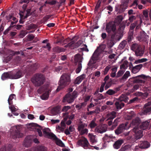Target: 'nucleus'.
Here are the masks:
<instances>
[{"label": "nucleus", "mask_w": 151, "mask_h": 151, "mask_svg": "<svg viewBox=\"0 0 151 151\" xmlns=\"http://www.w3.org/2000/svg\"><path fill=\"white\" fill-rule=\"evenodd\" d=\"M128 123L122 124L120 125L117 129L115 131V133L116 134H119L122 133L125 129H127V126Z\"/></svg>", "instance_id": "obj_13"}, {"label": "nucleus", "mask_w": 151, "mask_h": 151, "mask_svg": "<svg viewBox=\"0 0 151 151\" xmlns=\"http://www.w3.org/2000/svg\"><path fill=\"white\" fill-rule=\"evenodd\" d=\"M11 77H12V73L10 72L4 73L2 74L1 76V79L3 80H5L7 78L11 79Z\"/></svg>", "instance_id": "obj_27"}, {"label": "nucleus", "mask_w": 151, "mask_h": 151, "mask_svg": "<svg viewBox=\"0 0 151 151\" xmlns=\"http://www.w3.org/2000/svg\"><path fill=\"white\" fill-rule=\"evenodd\" d=\"M123 17L122 15L117 16L115 18L114 21H113L115 25L118 26L119 25L123 19Z\"/></svg>", "instance_id": "obj_21"}, {"label": "nucleus", "mask_w": 151, "mask_h": 151, "mask_svg": "<svg viewBox=\"0 0 151 151\" xmlns=\"http://www.w3.org/2000/svg\"><path fill=\"white\" fill-rule=\"evenodd\" d=\"M149 123L150 121L148 122L147 121L143 122L142 124L139 126V128L142 130L146 129L147 128Z\"/></svg>", "instance_id": "obj_26"}, {"label": "nucleus", "mask_w": 151, "mask_h": 151, "mask_svg": "<svg viewBox=\"0 0 151 151\" xmlns=\"http://www.w3.org/2000/svg\"><path fill=\"white\" fill-rule=\"evenodd\" d=\"M119 100L122 102L124 101L125 103H127L129 99L128 97L125 95L122 94L121 96L118 99Z\"/></svg>", "instance_id": "obj_31"}, {"label": "nucleus", "mask_w": 151, "mask_h": 151, "mask_svg": "<svg viewBox=\"0 0 151 151\" xmlns=\"http://www.w3.org/2000/svg\"><path fill=\"white\" fill-rule=\"evenodd\" d=\"M141 147L144 148H147L150 147V144L147 141H142L141 144Z\"/></svg>", "instance_id": "obj_39"}, {"label": "nucleus", "mask_w": 151, "mask_h": 151, "mask_svg": "<svg viewBox=\"0 0 151 151\" xmlns=\"http://www.w3.org/2000/svg\"><path fill=\"white\" fill-rule=\"evenodd\" d=\"M31 128L33 129L35 131L38 132L40 136H42V134L41 131L42 129L40 126L37 124L32 123L30 124Z\"/></svg>", "instance_id": "obj_12"}, {"label": "nucleus", "mask_w": 151, "mask_h": 151, "mask_svg": "<svg viewBox=\"0 0 151 151\" xmlns=\"http://www.w3.org/2000/svg\"><path fill=\"white\" fill-rule=\"evenodd\" d=\"M91 135L90 137V140L91 142V144L96 142H97L96 140L95 139V137L93 135H91V134H89V135Z\"/></svg>", "instance_id": "obj_52"}, {"label": "nucleus", "mask_w": 151, "mask_h": 151, "mask_svg": "<svg viewBox=\"0 0 151 151\" xmlns=\"http://www.w3.org/2000/svg\"><path fill=\"white\" fill-rule=\"evenodd\" d=\"M130 76V72L129 71H127L123 76L121 78L120 80L121 81H125Z\"/></svg>", "instance_id": "obj_38"}, {"label": "nucleus", "mask_w": 151, "mask_h": 151, "mask_svg": "<svg viewBox=\"0 0 151 151\" xmlns=\"http://www.w3.org/2000/svg\"><path fill=\"white\" fill-rule=\"evenodd\" d=\"M139 100V99L138 98V97H135L133 99L130 100L129 101V102L128 104H131L133 103L135 101H137Z\"/></svg>", "instance_id": "obj_61"}, {"label": "nucleus", "mask_w": 151, "mask_h": 151, "mask_svg": "<svg viewBox=\"0 0 151 151\" xmlns=\"http://www.w3.org/2000/svg\"><path fill=\"white\" fill-rule=\"evenodd\" d=\"M148 93L147 92H145L144 93H142L141 92V96L143 98H145L147 97V96L148 95Z\"/></svg>", "instance_id": "obj_64"}, {"label": "nucleus", "mask_w": 151, "mask_h": 151, "mask_svg": "<svg viewBox=\"0 0 151 151\" xmlns=\"http://www.w3.org/2000/svg\"><path fill=\"white\" fill-rule=\"evenodd\" d=\"M85 74H83L77 77L75 81V83L77 84L80 83L85 78Z\"/></svg>", "instance_id": "obj_28"}, {"label": "nucleus", "mask_w": 151, "mask_h": 151, "mask_svg": "<svg viewBox=\"0 0 151 151\" xmlns=\"http://www.w3.org/2000/svg\"><path fill=\"white\" fill-rule=\"evenodd\" d=\"M118 100L115 103V104L117 109H121L124 106V104L118 99Z\"/></svg>", "instance_id": "obj_29"}, {"label": "nucleus", "mask_w": 151, "mask_h": 151, "mask_svg": "<svg viewBox=\"0 0 151 151\" xmlns=\"http://www.w3.org/2000/svg\"><path fill=\"white\" fill-rule=\"evenodd\" d=\"M137 23L138 21H136L134 22L133 23L131 24L129 30V32H134V29L137 25Z\"/></svg>", "instance_id": "obj_35"}, {"label": "nucleus", "mask_w": 151, "mask_h": 151, "mask_svg": "<svg viewBox=\"0 0 151 151\" xmlns=\"http://www.w3.org/2000/svg\"><path fill=\"white\" fill-rule=\"evenodd\" d=\"M73 91L72 88H70L68 89L69 93L67 94L65 96L63 97V102L67 101L68 103H71L77 97L78 94V92L76 91H74L72 93H70Z\"/></svg>", "instance_id": "obj_2"}, {"label": "nucleus", "mask_w": 151, "mask_h": 151, "mask_svg": "<svg viewBox=\"0 0 151 151\" xmlns=\"http://www.w3.org/2000/svg\"><path fill=\"white\" fill-rule=\"evenodd\" d=\"M127 44V41L126 40L122 41L119 45V47L120 49H123L125 47Z\"/></svg>", "instance_id": "obj_45"}, {"label": "nucleus", "mask_w": 151, "mask_h": 151, "mask_svg": "<svg viewBox=\"0 0 151 151\" xmlns=\"http://www.w3.org/2000/svg\"><path fill=\"white\" fill-rule=\"evenodd\" d=\"M131 49L134 52L135 55L137 57L142 56L145 52V49H143L140 45L136 43L132 44Z\"/></svg>", "instance_id": "obj_5"}, {"label": "nucleus", "mask_w": 151, "mask_h": 151, "mask_svg": "<svg viewBox=\"0 0 151 151\" xmlns=\"http://www.w3.org/2000/svg\"><path fill=\"white\" fill-rule=\"evenodd\" d=\"M46 81L45 76L41 73L35 74L31 78V81L33 85L36 87H39L43 85Z\"/></svg>", "instance_id": "obj_1"}, {"label": "nucleus", "mask_w": 151, "mask_h": 151, "mask_svg": "<svg viewBox=\"0 0 151 151\" xmlns=\"http://www.w3.org/2000/svg\"><path fill=\"white\" fill-rule=\"evenodd\" d=\"M125 25L124 24H121L119 26V28H118V32H119V33L117 34L116 33V35H122V37L123 36V34L122 33L123 32V30H124V28L125 27Z\"/></svg>", "instance_id": "obj_24"}, {"label": "nucleus", "mask_w": 151, "mask_h": 151, "mask_svg": "<svg viewBox=\"0 0 151 151\" xmlns=\"http://www.w3.org/2000/svg\"><path fill=\"white\" fill-rule=\"evenodd\" d=\"M147 64V63H145L143 64H140L132 67L131 68L132 73H137L140 70L143 66Z\"/></svg>", "instance_id": "obj_17"}, {"label": "nucleus", "mask_w": 151, "mask_h": 151, "mask_svg": "<svg viewBox=\"0 0 151 151\" xmlns=\"http://www.w3.org/2000/svg\"><path fill=\"white\" fill-rule=\"evenodd\" d=\"M78 144L79 146L83 147L85 149H91V147H93L90 145L87 139L84 137L81 138L78 141Z\"/></svg>", "instance_id": "obj_9"}, {"label": "nucleus", "mask_w": 151, "mask_h": 151, "mask_svg": "<svg viewBox=\"0 0 151 151\" xmlns=\"http://www.w3.org/2000/svg\"><path fill=\"white\" fill-rule=\"evenodd\" d=\"M106 45L104 44H101L99 47H97L96 50L100 53H101L104 51V50L106 48Z\"/></svg>", "instance_id": "obj_30"}, {"label": "nucleus", "mask_w": 151, "mask_h": 151, "mask_svg": "<svg viewBox=\"0 0 151 151\" xmlns=\"http://www.w3.org/2000/svg\"><path fill=\"white\" fill-rule=\"evenodd\" d=\"M70 82V75L68 73H64L61 76L59 83V85L65 87L69 85Z\"/></svg>", "instance_id": "obj_3"}, {"label": "nucleus", "mask_w": 151, "mask_h": 151, "mask_svg": "<svg viewBox=\"0 0 151 151\" xmlns=\"http://www.w3.org/2000/svg\"><path fill=\"white\" fill-rule=\"evenodd\" d=\"M49 95V94L45 92L41 96V98L42 99L46 100L48 98Z\"/></svg>", "instance_id": "obj_47"}, {"label": "nucleus", "mask_w": 151, "mask_h": 151, "mask_svg": "<svg viewBox=\"0 0 151 151\" xmlns=\"http://www.w3.org/2000/svg\"><path fill=\"white\" fill-rule=\"evenodd\" d=\"M136 17L135 16L133 15L129 16V18L128 20L130 22H132L134 20L136 19Z\"/></svg>", "instance_id": "obj_55"}, {"label": "nucleus", "mask_w": 151, "mask_h": 151, "mask_svg": "<svg viewBox=\"0 0 151 151\" xmlns=\"http://www.w3.org/2000/svg\"><path fill=\"white\" fill-rule=\"evenodd\" d=\"M96 60H94L93 59L91 58L88 64V65L89 66H92L93 64H95L96 63Z\"/></svg>", "instance_id": "obj_49"}, {"label": "nucleus", "mask_w": 151, "mask_h": 151, "mask_svg": "<svg viewBox=\"0 0 151 151\" xmlns=\"http://www.w3.org/2000/svg\"><path fill=\"white\" fill-rule=\"evenodd\" d=\"M83 43V41L81 40H79L76 43H75V45L72 48L78 47L80 46Z\"/></svg>", "instance_id": "obj_48"}, {"label": "nucleus", "mask_w": 151, "mask_h": 151, "mask_svg": "<svg viewBox=\"0 0 151 151\" xmlns=\"http://www.w3.org/2000/svg\"><path fill=\"white\" fill-rule=\"evenodd\" d=\"M51 136V137L55 140L56 143L57 145L62 147H63L65 146L64 144L62 141L58 139L55 135L54 134H52Z\"/></svg>", "instance_id": "obj_19"}, {"label": "nucleus", "mask_w": 151, "mask_h": 151, "mask_svg": "<svg viewBox=\"0 0 151 151\" xmlns=\"http://www.w3.org/2000/svg\"><path fill=\"white\" fill-rule=\"evenodd\" d=\"M22 71L18 70L15 74H12V77L11 79H17L20 78L22 76Z\"/></svg>", "instance_id": "obj_25"}, {"label": "nucleus", "mask_w": 151, "mask_h": 151, "mask_svg": "<svg viewBox=\"0 0 151 151\" xmlns=\"http://www.w3.org/2000/svg\"><path fill=\"white\" fill-rule=\"evenodd\" d=\"M34 37V35L32 34H29L27 36L28 40L29 41H31L33 40Z\"/></svg>", "instance_id": "obj_59"}, {"label": "nucleus", "mask_w": 151, "mask_h": 151, "mask_svg": "<svg viewBox=\"0 0 151 151\" xmlns=\"http://www.w3.org/2000/svg\"><path fill=\"white\" fill-rule=\"evenodd\" d=\"M87 127V124L84 123H83L80 120L78 124L77 129L79 132L80 134L83 135L87 134L88 132V129L85 127Z\"/></svg>", "instance_id": "obj_8"}, {"label": "nucleus", "mask_w": 151, "mask_h": 151, "mask_svg": "<svg viewBox=\"0 0 151 151\" xmlns=\"http://www.w3.org/2000/svg\"><path fill=\"white\" fill-rule=\"evenodd\" d=\"M97 126V124L93 120L91 121L89 125V126L92 129L96 127Z\"/></svg>", "instance_id": "obj_54"}, {"label": "nucleus", "mask_w": 151, "mask_h": 151, "mask_svg": "<svg viewBox=\"0 0 151 151\" xmlns=\"http://www.w3.org/2000/svg\"><path fill=\"white\" fill-rule=\"evenodd\" d=\"M12 58V56H8L4 58L3 60V62L6 63H7L10 61Z\"/></svg>", "instance_id": "obj_53"}, {"label": "nucleus", "mask_w": 151, "mask_h": 151, "mask_svg": "<svg viewBox=\"0 0 151 151\" xmlns=\"http://www.w3.org/2000/svg\"><path fill=\"white\" fill-rule=\"evenodd\" d=\"M139 128L134 127L133 132L135 133L134 137L136 140L141 138L143 136L142 131Z\"/></svg>", "instance_id": "obj_14"}, {"label": "nucleus", "mask_w": 151, "mask_h": 151, "mask_svg": "<svg viewBox=\"0 0 151 151\" xmlns=\"http://www.w3.org/2000/svg\"><path fill=\"white\" fill-rule=\"evenodd\" d=\"M13 130L10 129L11 133V137L14 139L17 138H19L23 137V134L20 132L21 130V127L19 126H17L13 127Z\"/></svg>", "instance_id": "obj_4"}, {"label": "nucleus", "mask_w": 151, "mask_h": 151, "mask_svg": "<svg viewBox=\"0 0 151 151\" xmlns=\"http://www.w3.org/2000/svg\"><path fill=\"white\" fill-rule=\"evenodd\" d=\"M6 148L7 151H13V147L11 145H9Z\"/></svg>", "instance_id": "obj_63"}, {"label": "nucleus", "mask_w": 151, "mask_h": 151, "mask_svg": "<svg viewBox=\"0 0 151 151\" xmlns=\"http://www.w3.org/2000/svg\"><path fill=\"white\" fill-rule=\"evenodd\" d=\"M151 101L148 102L145 104L142 111V113H147L151 111Z\"/></svg>", "instance_id": "obj_15"}, {"label": "nucleus", "mask_w": 151, "mask_h": 151, "mask_svg": "<svg viewBox=\"0 0 151 151\" xmlns=\"http://www.w3.org/2000/svg\"><path fill=\"white\" fill-rule=\"evenodd\" d=\"M107 130V126L105 124L99 126L95 129V131L96 132L101 134L105 132Z\"/></svg>", "instance_id": "obj_16"}, {"label": "nucleus", "mask_w": 151, "mask_h": 151, "mask_svg": "<svg viewBox=\"0 0 151 151\" xmlns=\"http://www.w3.org/2000/svg\"><path fill=\"white\" fill-rule=\"evenodd\" d=\"M46 148L43 146H39L36 147L34 151H46Z\"/></svg>", "instance_id": "obj_37"}, {"label": "nucleus", "mask_w": 151, "mask_h": 151, "mask_svg": "<svg viewBox=\"0 0 151 151\" xmlns=\"http://www.w3.org/2000/svg\"><path fill=\"white\" fill-rule=\"evenodd\" d=\"M138 38L140 41L144 42L146 43H148V36L144 31L142 30L140 32Z\"/></svg>", "instance_id": "obj_11"}, {"label": "nucleus", "mask_w": 151, "mask_h": 151, "mask_svg": "<svg viewBox=\"0 0 151 151\" xmlns=\"http://www.w3.org/2000/svg\"><path fill=\"white\" fill-rule=\"evenodd\" d=\"M111 66L110 65H109L107 66L105 68L104 71V75H106L108 71L111 68Z\"/></svg>", "instance_id": "obj_56"}, {"label": "nucleus", "mask_w": 151, "mask_h": 151, "mask_svg": "<svg viewBox=\"0 0 151 151\" xmlns=\"http://www.w3.org/2000/svg\"><path fill=\"white\" fill-rule=\"evenodd\" d=\"M115 34H111L110 35V39L107 41V45L108 47L109 48H111L114 44V41H119L122 38V35H115Z\"/></svg>", "instance_id": "obj_7"}, {"label": "nucleus", "mask_w": 151, "mask_h": 151, "mask_svg": "<svg viewBox=\"0 0 151 151\" xmlns=\"http://www.w3.org/2000/svg\"><path fill=\"white\" fill-rule=\"evenodd\" d=\"M106 93L110 96L112 95L115 94L114 90L112 89L109 90L106 92Z\"/></svg>", "instance_id": "obj_50"}, {"label": "nucleus", "mask_w": 151, "mask_h": 151, "mask_svg": "<svg viewBox=\"0 0 151 151\" xmlns=\"http://www.w3.org/2000/svg\"><path fill=\"white\" fill-rule=\"evenodd\" d=\"M116 25L114 23L113 21L110 22L106 25V32L109 34H115L116 35Z\"/></svg>", "instance_id": "obj_6"}, {"label": "nucleus", "mask_w": 151, "mask_h": 151, "mask_svg": "<svg viewBox=\"0 0 151 151\" xmlns=\"http://www.w3.org/2000/svg\"><path fill=\"white\" fill-rule=\"evenodd\" d=\"M135 114H125L124 117L125 119L129 120L131 119L134 116Z\"/></svg>", "instance_id": "obj_42"}, {"label": "nucleus", "mask_w": 151, "mask_h": 151, "mask_svg": "<svg viewBox=\"0 0 151 151\" xmlns=\"http://www.w3.org/2000/svg\"><path fill=\"white\" fill-rule=\"evenodd\" d=\"M37 27V25L36 24H31L27 26V29L30 30L31 29H35Z\"/></svg>", "instance_id": "obj_51"}, {"label": "nucleus", "mask_w": 151, "mask_h": 151, "mask_svg": "<svg viewBox=\"0 0 151 151\" xmlns=\"http://www.w3.org/2000/svg\"><path fill=\"white\" fill-rule=\"evenodd\" d=\"M117 67H115L112 69V72L110 74V76L112 77H116V72L117 71Z\"/></svg>", "instance_id": "obj_46"}, {"label": "nucleus", "mask_w": 151, "mask_h": 151, "mask_svg": "<svg viewBox=\"0 0 151 151\" xmlns=\"http://www.w3.org/2000/svg\"><path fill=\"white\" fill-rule=\"evenodd\" d=\"M145 81L143 80L138 79L135 80L133 83H145Z\"/></svg>", "instance_id": "obj_62"}, {"label": "nucleus", "mask_w": 151, "mask_h": 151, "mask_svg": "<svg viewBox=\"0 0 151 151\" xmlns=\"http://www.w3.org/2000/svg\"><path fill=\"white\" fill-rule=\"evenodd\" d=\"M61 110V107L60 106H57L54 107L51 110L52 113H58Z\"/></svg>", "instance_id": "obj_36"}, {"label": "nucleus", "mask_w": 151, "mask_h": 151, "mask_svg": "<svg viewBox=\"0 0 151 151\" xmlns=\"http://www.w3.org/2000/svg\"><path fill=\"white\" fill-rule=\"evenodd\" d=\"M113 137L111 135H110L109 136H108V135L106 134L104 137L103 139L104 140L107 141V142H109V141H112L113 139Z\"/></svg>", "instance_id": "obj_40"}, {"label": "nucleus", "mask_w": 151, "mask_h": 151, "mask_svg": "<svg viewBox=\"0 0 151 151\" xmlns=\"http://www.w3.org/2000/svg\"><path fill=\"white\" fill-rule=\"evenodd\" d=\"M144 16L145 17L146 19H148V12L147 10H144L142 12Z\"/></svg>", "instance_id": "obj_60"}, {"label": "nucleus", "mask_w": 151, "mask_h": 151, "mask_svg": "<svg viewBox=\"0 0 151 151\" xmlns=\"http://www.w3.org/2000/svg\"><path fill=\"white\" fill-rule=\"evenodd\" d=\"M50 129L48 128H45L43 130V132L44 134H46L47 135L51 137V134H54L52 133H50L49 132Z\"/></svg>", "instance_id": "obj_44"}, {"label": "nucleus", "mask_w": 151, "mask_h": 151, "mask_svg": "<svg viewBox=\"0 0 151 151\" xmlns=\"http://www.w3.org/2000/svg\"><path fill=\"white\" fill-rule=\"evenodd\" d=\"M123 142V139H119L115 142L113 145V147L114 148L116 149H118L120 148Z\"/></svg>", "instance_id": "obj_22"}, {"label": "nucleus", "mask_w": 151, "mask_h": 151, "mask_svg": "<svg viewBox=\"0 0 151 151\" xmlns=\"http://www.w3.org/2000/svg\"><path fill=\"white\" fill-rule=\"evenodd\" d=\"M27 33V32L25 31H22L20 33L19 36L20 38H22Z\"/></svg>", "instance_id": "obj_58"}, {"label": "nucleus", "mask_w": 151, "mask_h": 151, "mask_svg": "<svg viewBox=\"0 0 151 151\" xmlns=\"http://www.w3.org/2000/svg\"><path fill=\"white\" fill-rule=\"evenodd\" d=\"M33 138V136L32 135H30L27 136L25 138L24 140V144L25 145L26 143H28L30 144L32 141V139Z\"/></svg>", "instance_id": "obj_32"}, {"label": "nucleus", "mask_w": 151, "mask_h": 151, "mask_svg": "<svg viewBox=\"0 0 151 151\" xmlns=\"http://www.w3.org/2000/svg\"><path fill=\"white\" fill-rule=\"evenodd\" d=\"M141 122L140 119L138 117H137L133 119L131 122V124L133 126H135L134 127L139 128V125Z\"/></svg>", "instance_id": "obj_18"}, {"label": "nucleus", "mask_w": 151, "mask_h": 151, "mask_svg": "<svg viewBox=\"0 0 151 151\" xmlns=\"http://www.w3.org/2000/svg\"><path fill=\"white\" fill-rule=\"evenodd\" d=\"M53 50L55 52L59 53L61 52H64L65 49L58 46H57L53 48Z\"/></svg>", "instance_id": "obj_34"}, {"label": "nucleus", "mask_w": 151, "mask_h": 151, "mask_svg": "<svg viewBox=\"0 0 151 151\" xmlns=\"http://www.w3.org/2000/svg\"><path fill=\"white\" fill-rule=\"evenodd\" d=\"M101 53H100L99 52L96 50L91 58L93 59L94 60H96V61L99 59V56Z\"/></svg>", "instance_id": "obj_33"}, {"label": "nucleus", "mask_w": 151, "mask_h": 151, "mask_svg": "<svg viewBox=\"0 0 151 151\" xmlns=\"http://www.w3.org/2000/svg\"><path fill=\"white\" fill-rule=\"evenodd\" d=\"M124 71L121 70H119L117 73L116 77L118 78L121 76L122 75L124 74Z\"/></svg>", "instance_id": "obj_57"}, {"label": "nucleus", "mask_w": 151, "mask_h": 151, "mask_svg": "<svg viewBox=\"0 0 151 151\" xmlns=\"http://www.w3.org/2000/svg\"><path fill=\"white\" fill-rule=\"evenodd\" d=\"M78 39V36H74L73 37V38L71 40L72 41L68 43L67 45H65V47H69L71 48L73 47L75 45V43H76V42Z\"/></svg>", "instance_id": "obj_20"}, {"label": "nucleus", "mask_w": 151, "mask_h": 151, "mask_svg": "<svg viewBox=\"0 0 151 151\" xmlns=\"http://www.w3.org/2000/svg\"><path fill=\"white\" fill-rule=\"evenodd\" d=\"M128 62L127 60H125L123 63L120 66V68L121 69H126L128 67Z\"/></svg>", "instance_id": "obj_41"}, {"label": "nucleus", "mask_w": 151, "mask_h": 151, "mask_svg": "<svg viewBox=\"0 0 151 151\" xmlns=\"http://www.w3.org/2000/svg\"><path fill=\"white\" fill-rule=\"evenodd\" d=\"M133 32H129L128 34V36L127 38V40L128 42H129L133 39Z\"/></svg>", "instance_id": "obj_43"}, {"label": "nucleus", "mask_w": 151, "mask_h": 151, "mask_svg": "<svg viewBox=\"0 0 151 151\" xmlns=\"http://www.w3.org/2000/svg\"><path fill=\"white\" fill-rule=\"evenodd\" d=\"M83 58L81 55L79 54L75 56L74 61L75 63H78V68L76 69V72L78 73L80 72L82 68V62Z\"/></svg>", "instance_id": "obj_10"}, {"label": "nucleus", "mask_w": 151, "mask_h": 151, "mask_svg": "<svg viewBox=\"0 0 151 151\" xmlns=\"http://www.w3.org/2000/svg\"><path fill=\"white\" fill-rule=\"evenodd\" d=\"M43 87L45 92L49 94L52 90V87L50 84H45L43 85Z\"/></svg>", "instance_id": "obj_23"}]
</instances>
